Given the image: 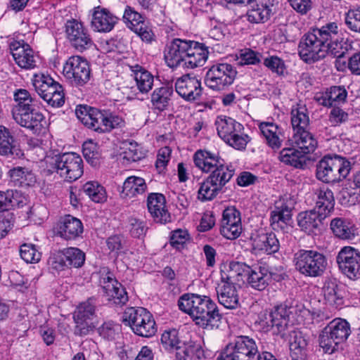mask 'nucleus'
<instances>
[{
	"instance_id": "9b49d317",
	"label": "nucleus",
	"mask_w": 360,
	"mask_h": 360,
	"mask_svg": "<svg viewBox=\"0 0 360 360\" xmlns=\"http://www.w3.org/2000/svg\"><path fill=\"white\" fill-rule=\"evenodd\" d=\"M237 72L229 63H217L207 70L205 83L206 86L214 91H222L231 85L236 76Z\"/></svg>"
},
{
	"instance_id": "ddd939ff",
	"label": "nucleus",
	"mask_w": 360,
	"mask_h": 360,
	"mask_svg": "<svg viewBox=\"0 0 360 360\" xmlns=\"http://www.w3.org/2000/svg\"><path fill=\"white\" fill-rule=\"evenodd\" d=\"M295 201L290 198L280 199L271 212V226L276 231L288 233L292 229L290 222Z\"/></svg>"
},
{
	"instance_id": "0e129e2a",
	"label": "nucleus",
	"mask_w": 360,
	"mask_h": 360,
	"mask_svg": "<svg viewBox=\"0 0 360 360\" xmlns=\"http://www.w3.org/2000/svg\"><path fill=\"white\" fill-rule=\"evenodd\" d=\"M264 65L278 75L283 74L285 68L283 60L278 56H270L264 58Z\"/></svg>"
},
{
	"instance_id": "49530a36",
	"label": "nucleus",
	"mask_w": 360,
	"mask_h": 360,
	"mask_svg": "<svg viewBox=\"0 0 360 360\" xmlns=\"http://www.w3.org/2000/svg\"><path fill=\"white\" fill-rule=\"evenodd\" d=\"M176 360H193L195 356L200 359L203 351L199 345H188L183 347L179 345L175 349Z\"/></svg>"
},
{
	"instance_id": "f704fd0d",
	"label": "nucleus",
	"mask_w": 360,
	"mask_h": 360,
	"mask_svg": "<svg viewBox=\"0 0 360 360\" xmlns=\"http://www.w3.org/2000/svg\"><path fill=\"white\" fill-rule=\"evenodd\" d=\"M262 263L249 266V285L255 290H263L267 285V269L262 266Z\"/></svg>"
},
{
	"instance_id": "774afa93",
	"label": "nucleus",
	"mask_w": 360,
	"mask_h": 360,
	"mask_svg": "<svg viewBox=\"0 0 360 360\" xmlns=\"http://www.w3.org/2000/svg\"><path fill=\"white\" fill-rule=\"evenodd\" d=\"M130 224V234L134 238H139L143 236H145L147 227L145 224V222L137 219L136 218H131L129 219Z\"/></svg>"
},
{
	"instance_id": "6e6d98bb",
	"label": "nucleus",
	"mask_w": 360,
	"mask_h": 360,
	"mask_svg": "<svg viewBox=\"0 0 360 360\" xmlns=\"http://www.w3.org/2000/svg\"><path fill=\"white\" fill-rule=\"evenodd\" d=\"M20 255L27 263H35L40 260L41 254L32 244L25 243L20 246Z\"/></svg>"
},
{
	"instance_id": "393cba45",
	"label": "nucleus",
	"mask_w": 360,
	"mask_h": 360,
	"mask_svg": "<svg viewBox=\"0 0 360 360\" xmlns=\"http://www.w3.org/2000/svg\"><path fill=\"white\" fill-rule=\"evenodd\" d=\"M315 208L300 212L297 216V224L307 234H312L319 230L326 217L321 216V212Z\"/></svg>"
},
{
	"instance_id": "4d7b16f0",
	"label": "nucleus",
	"mask_w": 360,
	"mask_h": 360,
	"mask_svg": "<svg viewBox=\"0 0 360 360\" xmlns=\"http://www.w3.org/2000/svg\"><path fill=\"white\" fill-rule=\"evenodd\" d=\"M345 22L350 30L360 33V7L349 10L345 15Z\"/></svg>"
},
{
	"instance_id": "a19ab883",
	"label": "nucleus",
	"mask_w": 360,
	"mask_h": 360,
	"mask_svg": "<svg viewBox=\"0 0 360 360\" xmlns=\"http://www.w3.org/2000/svg\"><path fill=\"white\" fill-rule=\"evenodd\" d=\"M295 310L294 307L288 306L285 304H281L271 311L272 316L276 321V328L278 333L284 332L290 322V316ZM271 318V316L269 317Z\"/></svg>"
},
{
	"instance_id": "37998d69",
	"label": "nucleus",
	"mask_w": 360,
	"mask_h": 360,
	"mask_svg": "<svg viewBox=\"0 0 360 360\" xmlns=\"http://www.w3.org/2000/svg\"><path fill=\"white\" fill-rule=\"evenodd\" d=\"M307 341L301 332H294L293 341L290 342L292 360H306Z\"/></svg>"
},
{
	"instance_id": "c756f323",
	"label": "nucleus",
	"mask_w": 360,
	"mask_h": 360,
	"mask_svg": "<svg viewBox=\"0 0 360 360\" xmlns=\"http://www.w3.org/2000/svg\"><path fill=\"white\" fill-rule=\"evenodd\" d=\"M316 202L315 209L321 212V216L330 215L334 209L335 198L333 193L328 188H321L316 192Z\"/></svg>"
},
{
	"instance_id": "423d86ee",
	"label": "nucleus",
	"mask_w": 360,
	"mask_h": 360,
	"mask_svg": "<svg viewBox=\"0 0 360 360\" xmlns=\"http://www.w3.org/2000/svg\"><path fill=\"white\" fill-rule=\"evenodd\" d=\"M122 321L130 326L136 335L141 337L150 338L157 332L153 315L143 307L127 308L122 314Z\"/></svg>"
},
{
	"instance_id": "1a4fd4ad",
	"label": "nucleus",
	"mask_w": 360,
	"mask_h": 360,
	"mask_svg": "<svg viewBox=\"0 0 360 360\" xmlns=\"http://www.w3.org/2000/svg\"><path fill=\"white\" fill-rule=\"evenodd\" d=\"M33 86L36 92L49 105L60 107L65 103L63 88L49 75H35Z\"/></svg>"
},
{
	"instance_id": "4be33fe9",
	"label": "nucleus",
	"mask_w": 360,
	"mask_h": 360,
	"mask_svg": "<svg viewBox=\"0 0 360 360\" xmlns=\"http://www.w3.org/2000/svg\"><path fill=\"white\" fill-rule=\"evenodd\" d=\"M216 292L219 304L225 308L233 309L238 307L239 300L233 283L219 281L216 287Z\"/></svg>"
},
{
	"instance_id": "0eeeda50",
	"label": "nucleus",
	"mask_w": 360,
	"mask_h": 360,
	"mask_svg": "<svg viewBox=\"0 0 360 360\" xmlns=\"http://www.w3.org/2000/svg\"><path fill=\"white\" fill-rule=\"evenodd\" d=\"M293 262L301 274L313 278L321 276L328 264L325 255L312 250H299L294 255Z\"/></svg>"
},
{
	"instance_id": "69168bd1",
	"label": "nucleus",
	"mask_w": 360,
	"mask_h": 360,
	"mask_svg": "<svg viewBox=\"0 0 360 360\" xmlns=\"http://www.w3.org/2000/svg\"><path fill=\"white\" fill-rule=\"evenodd\" d=\"M326 91L328 94V96L330 98L333 105L344 102L347 98V92L343 86H331Z\"/></svg>"
},
{
	"instance_id": "6ab92c4d",
	"label": "nucleus",
	"mask_w": 360,
	"mask_h": 360,
	"mask_svg": "<svg viewBox=\"0 0 360 360\" xmlns=\"http://www.w3.org/2000/svg\"><path fill=\"white\" fill-rule=\"evenodd\" d=\"M148 210L156 223L166 224L171 217L165 209V198L160 193H150L147 199Z\"/></svg>"
},
{
	"instance_id": "864d4df0",
	"label": "nucleus",
	"mask_w": 360,
	"mask_h": 360,
	"mask_svg": "<svg viewBox=\"0 0 360 360\" xmlns=\"http://www.w3.org/2000/svg\"><path fill=\"white\" fill-rule=\"evenodd\" d=\"M83 155L86 161L93 167L100 165L101 155L97 150V146L93 143H84L82 149Z\"/></svg>"
},
{
	"instance_id": "338daca9",
	"label": "nucleus",
	"mask_w": 360,
	"mask_h": 360,
	"mask_svg": "<svg viewBox=\"0 0 360 360\" xmlns=\"http://www.w3.org/2000/svg\"><path fill=\"white\" fill-rule=\"evenodd\" d=\"M15 62L19 67L26 70L33 69L37 65V60L32 49H28V53H25V56L15 60Z\"/></svg>"
},
{
	"instance_id": "3c124183",
	"label": "nucleus",
	"mask_w": 360,
	"mask_h": 360,
	"mask_svg": "<svg viewBox=\"0 0 360 360\" xmlns=\"http://www.w3.org/2000/svg\"><path fill=\"white\" fill-rule=\"evenodd\" d=\"M340 195L342 204L354 205L360 201V188L352 186L349 182L348 186L341 191Z\"/></svg>"
},
{
	"instance_id": "9d476101",
	"label": "nucleus",
	"mask_w": 360,
	"mask_h": 360,
	"mask_svg": "<svg viewBox=\"0 0 360 360\" xmlns=\"http://www.w3.org/2000/svg\"><path fill=\"white\" fill-rule=\"evenodd\" d=\"M218 135L232 147L245 149L247 141L240 134L244 129L243 126L231 117L219 116L215 122Z\"/></svg>"
},
{
	"instance_id": "f3484780",
	"label": "nucleus",
	"mask_w": 360,
	"mask_h": 360,
	"mask_svg": "<svg viewBox=\"0 0 360 360\" xmlns=\"http://www.w3.org/2000/svg\"><path fill=\"white\" fill-rule=\"evenodd\" d=\"M13 116L18 124L29 129L34 134L39 135L46 131V122L44 116L34 108L14 114Z\"/></svg>"
},
{
	"instance_id": "09e8293b",
	"label": "nucleus",
	"mask_w": 360,
	"mask_h": 360,
	"mask_svg": "<svg viewBox=\"0 0 360 360\" xmlns=\"http://www.w3.org/2000/svg\"><path fill=\"white\" fill-rule=\"evenodd\" d=\"M68 268L81 267L85 261V254L79 248H68L63 250Z\"/></svg>"
},
{
	"instance_id": "bf43d9fd",
	"label": "nucleus",
	"mask_w": 360,
	"mask_h": 360,
	"mask_svg": "<svg viewBox=\"0 0 360 360\" xmlns=\"http://www.w3.org/2000/svg\"><path fill=\"white\" fill-rule=\"evenodd\" d=\"M250 239L252 240V252L257 254L260 252H264L266 245L264 243L265 238V231L262 229L255 230L251 233Z\"/></svg>"
},
{
	"instance_id": "a211bd4d",
	"label": "nucleus",
	"mask_w": 360,
	"mask_h": 360,
	"mask_svg": "<svg viewBox=\"0 0 360 360\" xmlns=\"http://www.w3.org/2000/svg\"><path fill=\"white\" fill-rule=\"evenodd\" d=\"M175 89L176 93L187 101L198 100L202 91L200 81L189 74L184 75L176 79Z\"/></svg>"
},
{
	"instance_id": "de8ad7c7",
	"label": "nucleus",
	"mask_w": 360,
	"mask_h": 360,
	"mask_svg": "<svg viewBox=\"0 0 360 360\" xmlns=\"http://www.w3.org/2000/svg\"><path fill=\"white\" fill-rule=\"evenodd\" d=\"M221 191L207 178L200 184L198 191V198L202 202L210 201L213 200Z\"/></svg>"
},
{
	"instance_id": "20e7f679",
	"label": "nucleus",
	"mask_w": 360,
	"mask_h": 360,
	"mask_svg": "<svg viewBox=\"0 0 360 360\" xmlns=\"http://www.w3.org/2000/svg\"><path fill=\"white\" fill-rule=\"evenodd\" d=\"M351 169V163L345 158L326 155L316 165V177L324 183L339 182L345 179Z\"/></svg>"
},
{
	"instance_id": "e2e57ef3",
	"label": "nucleus",
	"mask_w": 360,
	"mask_h": 360,
	"mask_svg": "<svg viewBox=\"0 0 360 360\" xmlns=\"http://www.w3.org/2000/svg\"><path fill=\"white\" fill-rule=\"evenodd\" d=\"M48 264L52 269L63 271L68 268L63 251L53 253L49 259Z\"/></svg>"
},
{
	"instance_id": "dca6fc26",
	"label": "nucleus",
	"mask_w": 360,
	"mask_h": 360,
	"mask_svg": "<svg viewBox=\"0 0 360 360\" xmlns=\"http://www.w3.org/2000/svg\"><path fill=\"white\" fill-rule=\"evenodd\" d=\"M189 40L174 39L166 47L164 53L165 62L171 68L182 66L184 68L185 59L187 58Z\"/></svg>"
},
{
	"instance_id": "13d9d810",
	"label": "nucleus",
	"mask_w": 360,
	"mask_h": 360,
	"mask_svg": "<svg viewBox=\"0 0 360 360\" xmlns=\"http://www.w3.org/2000/svg\"><path fill=\"white\" fill-rule=\"evenodd\" d=\"M123 18L128 23V27L133 31L134 28H138L141 24L145 23L142 15L130 6H127L125 8Z\"/></svg>"
},
{
	"instance_id": "bb28decb",
	"label": "nucleus",
	"mask_w": 360,
	"mask_h": 360,
	"mask_svg": "<svg viewBox=\"0 0 360 360\" xmlns=\"http://www.w3.org/2000/svg\"><path fill=\"white\" fill-rule=\"evenodd\" d=\"M292 146L297 147L305 156L312 153L318 146V141L308 130L294 133L289 140Z\"/></svg>"
},
{
	"instance_id": "680f3d73",
	"label": "nucleus",
	"mask_w": 360,
	"mask_h": 360,
	"mask_svg": "<svg viewBox=\"0 0 360 360\" xmlns=\"http://www.w3.org/2000/svg\"><path fill=\"white\" fill-rule=\"evenodd\" d=\"M249 360H277L271 353L259 352L255 342L249 339Z\"/></svg>"
},
{
	"instance_id": "39448f33",
	"label": "nucleus",
	"mask_w": 360,
	"mask_h": 360,
	"mask_svg": "<svg viewBox=\"0 0 360 360\" xmlns=\"http://www.w3.org/2000/svg\"><path fill=\"white\" fill-rule=\"evenodd\" d=\"M350 333V324L348 321L340 318L335 319L320 333L319 345L324 352L333 354L340 344L347 340Z\"/></svg>"
},
{
	"instance_id": "f8f14e48",
	"label": "nucleus",
	"mask_w": 360,
	"mask_h": 360,
	"mask_svg": "<svg viewBox=\"0 0 360 360\" xmlns=\"http://www.w3.org/2000/svg\"><path fill=\"white\" fill-rule=\"evenodd\" d=\"M64 77L72 84L83 86L90 79L91 70L88 61L79 56L70 57L63 66Z\"/></svg>"
},
{
	"instance_id": "ea45409f",
	"label": "nucleus",
	"mask_w": 360,
	"mask_h": 360,
	"mask_svg": "<svg viewBox=\"0 0 360 360\" xmlns=\"http://www.w3.org/2000/svg\"><path fill=\"white\" fill-rule=\"evenodd\" d=\"M291 124L294 133L308 130L309 117L304 106L300 105L292 108Z\"/></svg>"
},
{
	"instance_id": "7ed1b4c3",
	"label": "nucleus",
	"mask_w": 360,
	"mask_h": 360,
	"mask_svg": "<svg viewBox=\"0 0 360 360\" xmlns=\"http://www.w3.org/2000/svg\"><path fill=\"white\" fill-rule=\"evenodd\" d=\"M193 161L202 172H212L207 179L221 190L234 174V171L225 165L224 160L217 153L199 150L194 154Z\"/></svg>"
},
{
	"instance_id": "a18cd8bd",
	"label": "nucleus",
	"mask_w": 360,
	"mask_h": 360,
	"mask_svg": "<svg viewBox=\"0 0 360 360\" xmlns=\"http://www.w3.org/2000/svg\"><path fill=\"white\" fill-rule=\"evenodd\" d=\"M91 112V117L84 120L85 126L99 133L107 132V113L104 114L97 108H92Z\"/></svg>"
},
{
	"instance_id": "4468645a",
	"label": "nucleus",
	"mask_w": 360,
	"mask_h": 360,
	"mask_svg": "<svg viewBox=\"0 0 360 360\" xmlns=\"http://www.w3.org/2000/svg\"><path fill=\"white\" fill-rule=\"evenodd\" d=\"M340 269L352 280L360 277V252L350 246H345L339 252L337 258Z\"/></svg>"
},
{
	"instance_id": "052dcab7",
	"label": "nucleus",
	"mask_w": 360,
	"mask_h": 360,
	"mask_svg": "<svg viewBox=\"0 0 360 360\" xmlns=\"http://www.w3.org/2000/svg\"><path fill=\"white\" fill-rule=\"evenodd\" d=\"M239 211L234 207H227L223 212L221 226H229L240 224Z\"/></svg>"
},
{
	"instance_id": "79ce46f5",
	"label": "nucleus",
	"mask_w": 360,
	"mask_h": 360,
	"mask_svg": "<svg viewBox=\"0 0 360 360\" xmlns=\"http://www.w3.org/2000/svg\"><path fill=\"white\" fill-rule=\"evenodd\" d=\"M84 194L95 202H102L106 198L104 188L96 181H89L83 185L82 188L79 190L78 195L82 196Z\"/></svg>"
},
{
	"instance_id": "c03bdc74",
	"label": "nucleus",
	"mask_w": 360,
	"mask_h": 360,
	"mask_svg": "<svg viewBox=\"0 0 360 360\" xmlns=\"http://www.w3.org/2000/svg\"><path fill=\"white\" fill-rule=\"evenodd\" d=\"M172 94L173 89L172 86H165L156 89L151 96L153 106L159 110H164L168 105Z\"/></svg>"
},
{
	"instance_id": "8fccbe9b",
	"label": "nucleus",
	"mask_w": 360,
	"mask_h": 360,
	"mask_svg": "<svg viewBox=\"0 0 360 360\" xmlns=\"http://www.w3.org/2000/svg\"><path fill=\"white\" fill-rule=\"evenodd\" d=\"M95 317V304L91 298L80 304L74 314V320L93 321Z\"/></svg>"
},
{
	"instance_id": "6e6552de",
	"label": "nucleus",
	"mask_w": 360,
	"mask_h": 360,
	"mask_svg": "<svg viewBox=\"0 0 360 360\" xmlns=\"http://www.w3.org/2000/svg\"><path fill=\"white\" fill-rule=\"evenodd\" d=\"M52 168L68 181L78 179L84 172L83 161L75 153H64L55 155L50 162Z\"/></svg>"
},
{
	"instance_id": "5701e85b",
	"label": "nucleus",
	"mask_w": 360,
	"mask_h": 360,
	"mask_svg": "<svg viewBox=\"0 0 360 360\" xmlns=\"http://www.w3.org/2000/svg\"><path fill=\"white\" fill-rule=\"evenodd\" d=\"M248 337H238L234 345L229 344L217 360H248Z\"/></svg>"
},
{
	"instance_id": "412c9836",
	"label": "nucleus",
	"mask_w": 360,
	"mask_h": 360,
	"mask_svg": "<svg viewBox=\"0 0 360 360\" xmlns=\"http://www.w3.org/2000/svg\"><path fill=\"white\" fill-rule=\"evenodd\" d=\"M0 155L14 159L24 156L23 150L15 143L10 130L3 126H0Z\"/></svg>"
},
{
	"instance_id": "58836bf2",
	"label": "nucleus",
	"mask_w": 360,
	"mask_h": 360,
	"mask_svg": "<svg viewBox=\"0 0 360 360\" xmlns=\"http://www.w3.org/2000/svg\"><path fill=\"white\" fill-rule=\"evenodd\" d=\"M11 180L21 186H32L36 182V177L32 170L25 167H16L8 172Z\"/></svg>"
},
{
	"instance_id": "f03ea898",
	"label": "nucleus",
	"mask_w": 360,
	"mask_h": 360,
	"mask_svg": "<svg viewBox=\"0 0 360 360\" xmlns=\"http://www.w3.org/2000/svg\"><path fill=\"white\" fill-rule=\"evenodd\" d=\"M335 26L326 24L321 28H315L304 34L301 38L298 53L307 63L319 61L326 57V43L335 34Z\"/></svg>"
},
{
	"instance_id": "2eb2a0df",
	"label": "nucleus",
	"mask_w": 360,
	"mask_h": 360,
	"mask_svg": "<svg viewBox=\"0 0 360 360\" xmlns=\"http://www.w3.org/2000/svg\"><path fill=\"white\" fill-rule=\"evenodd\" d=\"M65 34L72 46L79 51L82 52L93 45V41L87 30L77 20L67 21Z\"/></svg>"
},
{
	"instance_id": "5fc2aeb1",
	"label": "nucleus",
	"mask_w": 360,
	"mask_h": 360,
	"mask_svg": "<svg viewBox=\"0 0 360 360\" xmlns=\"http://www.w3.org/2000/svg\"><path fill=\"white\" fill-rule=\"evenodd\" d=\"M100 284L106 297L112 295V292H115L118 287H121V283L115 278L113 274L110 272H108L105 276L101 278Z\"/></svg>"
},
{
	"instance_id": "473e14b6",
	"label": "nucleus",
	"mask_w": 360,
	"mask_h": 360,
	"mask_svg": "<svg viewBox=\"0 0 360 360\" xmlns=\"http://www.w3.org/2000/svg\"><path fill=\"white\" fill-rule=\"evenodd\" d=\"M322 292L326 302L336 307L342 304V296L335 278L326 279L322 288Z\"/></svg>"
},
{
	"instance_id": "72a5a7b5",
	"label": "nucleus",
	"mask_w": 360,
	"mask_h": 360,
	"mask_svg": "<svg viewBox=\"0 0 360 360\" xmlns=\"http://www.w3.org/2000/svg\"><path fill=\"white\" fill-rule=\"evenodd\" d=\"M280 160L295 168H302L306 165V156L297 148H285L279 154Z\"/></svg>"
},
{
	"instance_id": "a878e982",
	"label": "nucleus",
	"mask_w": 360,
	"mask_h": 360,
	"mask_svg": "<svg viewBox=\"0 0 360 360\" xmlns=\"http://www.w3.org/2000/svg\"><path fill=\"white\" fill-rule=\"evenodd\" d=\"M117 20V17L110 13L107 9L98 6L95 8L91 25L98 32H108L112 30Z\"/></svg>"
},
{
	"instance_id": "4c0bfd02",
	"label": "nucleus",
	"mask_w": 360,
	"mask_h": 360,
	"mask_svg": "<svg viewBox=\"0 0 360 360\" xmlns=\"http://www.w3.org/2000/svg\"><path fill=\"white\" fill-rule=\"evenodd\" d=\"M14 99L17 104L13 108V115L33 109L37 105L36 99L26 89L17 90L14 94Z\"/></svg>"
},
{
	"instance_id": "7c9ffc66",
	"label": "nucleus",
	"mask_w": 360,
	"mask_h": 360,
	"mask_svg": "<svg viewBox=\"0 0 360 360\" xmlns=\"http://www.w3.org/2000/svg\"><path fill=\"white\" fill-rule=\"evenodd\" d=\"M333 233L338 238L345 240H352L356 234L355 226L349 221L335 218L330 222Z\"/></svg>"
},
{
	"instance_id": "c85d7f7f",
	"label": "nucleus",
	"mask_w": 360,
	"mask_h": 360,
	"mask_svg": "<svg viewBox=\"0 0 360 360\" xmlns=\"http://www.w3.org/2000/svg\"><path fill=\"white\" fill-rule=\"evenodd\" d=\"M328 24H333L335 26V34L326 43V56L330 53L337 58H342L351 49L352 45L347 39L340 37L338 27L335 22H329Z\"/></svg>"
},
{
	"instance_id": "e433bc0d",
	"label": "nucleus",
	"mask_w": 360,
	"mask_h": 360,
	"mask_svg": "<svg viewBox=\"0 0 360 360\" xmlns=\"http://www.w3.org/2000/svg\"><path fill=\"white\" fill-rule=\"evenodd\" d=\"M131 68L134 74V79L140 92L144 94L151 90L154 82L153 75L139 65L132 66Z\"/></svg>"
},
{
	"instance_id": "aec40b11",
	"label": "nucleus",
	"mask_w": 360,
	"mask_h": 360,
	"mask_svg": "<svg viewBox=\"0 0 360 360\" xmlns=\"http://www.w3.org/2000/svg\"><path fill=\"white\" fill-rule=\"evenodd\" d=\"M207 47L201 43L190 41L187 58L185 59L184 68L193 69L202 66L208 58Z\"/></svg>"
},
{
	"instance_id": "2f4dec72",
	"label": "nucleus",
	"mask_w": 360,
	"mask_h": 360,
	"mask_svg": "<svg viewBox=\"0 0 360 360\" xmlns=\"http://www.w3.org/2000/svg\"><path fill=\"white\" fill-rule=\"evenodd\" d=\"M147 189V185L143 178L131 176L124 182L122 194L124 197L134 198L143 194Z\"/></svg>"
},
{
	"instance_id": "cd10ccee",
	"label": "nucleus",
	"mask_w": 360,
	"mask_h": 360,
	"mask_svg": "<svg viewBox=\"0 0 360 360\" xmlns=\"http://www.w3.org/2000/svg\"><path fill=\"white\" fill-rule=\"evenodd\" d=\"M82 232V221L71 215H66L58 224V233L66 240L75 239Z\"/></svg>"
},
{
	"instance_id": "b1692460",
	"label": "nucleus",
	"mask_w": 360,
	"mask_h": 360,
	"mask_svg": "<svg viewBox=\"0 0 360 360\" xmlns=\"http://www.w3.org/2000/svg\"><path fill=\"white\" fill-rule=\"evenodd\" d=\"M259 129L270 148L277 150L281 147L284 136L280 126L272 122H264L259 123Z\"/></svg>"
},
{
	"instance_id": "603ef678",
	"label": "nucleus",
	"mask_w": 360,
	"mask_h": 360,
	"mask_svg": "<svg viewBox=\"0 0 360 360\" xmlns=\"http://www.w3.org/2000/svg\"><path fill=\"white\" fill-rule=\"evenodd\" d=\"M161 344L166 350H175L181 345L178 331L175 329L165 330L161 335Z\"/></svg>"
},
{
	"instance_id": "f257e3e1",
	"label": "nucleus",
	"mask_w": 360,
	"mask_h": 360,
	"mask_svg": "<svg viewBox=\"0 0 360 360\" xmlns=\"http://www.w3.org/2000/svg\"><path fill=\"white\" fill-rule=\"evenodd\" d=\"M180 310L189 314L195 323L202 327H218L221 315L210 297L198 294H185L179 301Z\"/></svg>"
},
{
	"instance_id": "c9c22d12",
	"label": "nucleus",
	"mask_w": 360,
	"mask_h": 360,
	"mask_svg": "<svg viewBox=\"0 0 360 360\" xmlns=\"http://www.w3.org/2000/svg\"><path fill=\"white\" fill-rule=\"evenodd\" d=\"M270 15V9L262 0H249V22H263Z\"/></svg>"
}]
</instances>
